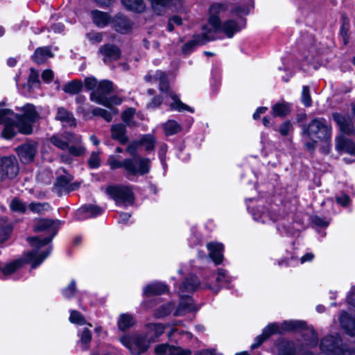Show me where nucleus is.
<instances>
[{"label": "nucleus", "instance_id": "obj_1", "mask_svg": "<svg viewBox=\"0 0 355 355\" xmlns=\"http://www.w3.org/2000/svg\"><path fill=\"white\" fill-rule=\"evenodd\" d=\"M58 227V221L49 219L38 220L35 224L34 230L35 232H44L46 236L42 239L37 236L27 239L32 250L24 255V260L31 263L32 268H35L41 264L50 254L52 248L49 244L57 234Z\"/></svg>", "mask_w": 355, "mask_h": 355}, {"label": "nucleus", "instance_id": "obj_2", "mask_svg": "<svg viewBox=\"0 0 355 355\" xmlns=\"http://www.w3.org/2000/svg\"><path fill=\"white\" fill-rule=\"evenodd\" d=\"M225 10L223 4L216 3L211 6L209 9L210 17L209 19L207 31H211L216 39V34L219 32L224 33L227 37L231 38L234 35L240 31L245 26V19L241 17L243 15H248L250 9L246 6H238L233 10V15L237 16L236 19H228L221 24L220 21L217 16Z\"/></svg>", "mask_w": 355, "mask_h": 355}, {"label": "nucleus", "instance_id": "obj_3", "mask_svg": "<svg viewBox=\"0 0 355 355\" xmlns=\"http://www.w3.org/2000/svg\"><path fill=\"white\" fill-rule=\"evenodd\" d=\"M305 323L300 320L284 321L280 324H270L264 328L261 335L255 338L254 343L251 345L252 349L259 347L262 343L274 334H282L286 331L302 329V336L305 346L308 347H315L318 343V334L313 328H304Z\"/></svg>", "mask_w": 355, "mask_h": 355}, {"label": "nucleus", "instance_id": "obj_4", "mask_svg": "<svg viewBox=\"0 0 355 355\" xmlns=\"http://www.w3.org/2000/svg\"><path fill=\"white\" fill-rule=\"evenodd\" d=\"M22 114L13 112V116H9L6 122V133H31L33 125L40 119V114L35 105L27 103L16 108Z\"/></svg>", "mask_w": 355, "mask_h": 355}, {"label": "nucleus", "instance_id": "obj_5", "mask_svg": "<svg viewBox=\"0 0 355 355\" xmlns=\"http://www.w3.org/2000/svg\"><path fill=\"white\" fill-rule=\"evenodd\" d=\"M199 286V280L194 275L189 276L182 283L178 291L180 302L174 313L175 316L184 315L193 309V300L189 295L196 291Z\"/></svg>", "mask_w": 355, "mask_h": 355}, {"label": "nucleus", "instance_id": "obj_6", "mask_svg": "<svg viewBox=\"0 0 355 355\" xmlns=\"http://www.w3.org/2000/svg\"><path fill=\"white\" fill-rule=\"evenodd\" d=\"M147 82L158 80L159 83V89L161 92H168V96L172 99L173 102L170 104V107L172 110L179 112L188 111L193 113L194 110L182 103L179 96L173 92L169 90L168 80L166 74L161 71H156L153 75H146L144 78Z\"/></svg>", "mask_w": 355, "mask_h": 355}, {"label": "nucleus", "instance_id": "obj_7", "mask_svg": "<svg viewBox=\"0 0 355 355\" xmlns=\"http://www.w3.org/2000/svg\"><path fill=\"white\" fill-rule=\"evenodd\" d=\"M113 90V85L110 81H101L97 88L90 95V99L103 105L110 107L112 105H119L121 103V98L116 96L109 98L108 96Z\"/></svg>", "mask_w": 355, "mask_h": 355}, {"label": "nucleus", "instance_id": "obj_8", "mask_svg": "<svg viewBox=\"0 0 355 355\" xmlns=\"http://www.w3.org/2000/svg\"><path fill=\"white\" fill-rule=\"evenodd\" d=\"M119 340L133 355H140L145 352L150 343L154 342L153 339H148L146 335L141 334L125 335Z\"/></svg>", "mask_w": 355, "mask_h": 355}, {"label": "nucleus", "instance_id": "obj_9", "mask_svg": "<svg viewBox=\"0 0 355 355\" xmlns=\"http://www.w3.org/2000/svg\"><path fill=\"white\" fill-rule=\"evenodd\" d=\"M107 193L118 205H131L134 200L132 189L128 186H110Z\"/></svg>", "mask_w": 355, "mask_h": 355}, {"label": "nucleus", "instance_id": "obj_10", "mask_svg": "<svg viewBox=\"0 0 355 355\" xmlns=\"http://www.w3.org/2000/svg\"><path fill=\"white\" fill-rule=\"evenodd\" d=\"M231 281L232 279L227 271L220 268L211 279H207L206 282L202 284L201 288L218 293L223 286H227Z\"/></svg>", "mask_w": 355, "mask_h": 355}, {"label": "nucleus", "instance_id": "obj_11", "mask_svg": "<svg viewBox=\"0 0 355 355\" xmlns=\"http://www.w3.org/2000/svg\"><path fill=\"white\" fill-rule=\"evenodd\" d=\"M215 40V37L211 31H207V26L202 28V33L200 35H197L193 40L184 44L182 48L184 54H189L196 46L203 45L209 41Z\"/></svg>", "mask_w": 355, "mask_h": 355}, {"label": "nucleus", "instance_id": "obj_12", "mask_svg": "<svg viewBox=\"0 0 355 355\" xmlns=\"http://www.w3.org/2000/svg\"><path fill=\"white\" fill-rule=\"evenodd\" d=\"M132 162V168L135 171H126L127 175H144L148 173L150 168V161L148 158H144L140 156H135L132 158L128 159Z\"/></svg>", "mask_w": 355, "mask_h": 355}, {"label": "nucleus", "instance_id": "obj_13", "mask_svg": "<svg viewBox=\"0 0 355 355\" xmlns=\"http://www.w3.org/2000/svg\"><path fill=\"white\" fill-rule=\"evenodd\" d=\"M123 123H116L112 125V133H125L126 126H135V110L134 108H128L122 114Z\"/></svg>", "mask_w": 355, "mask_h": 355}, {"label": "nucleus", "instance_id": "obj_14", "mask_svg": "<svg viewBox=\"0 0 355 355\" xmlns=\"http://www.w3.org/2000/svg\"><path fill=\"white\" fill-rule=\"evenodd\" d=\"M98 53L101 55L104 63L106 64L117 60L121 55L120 49L111 44L102 45L98 49Z\"/></svg>", "mask_w": 355, "mask_h": 355}, {"label": "nucleus", "instance_id": "obj_15", "mask_svg": "<svg viewBox=\"0 0 355 355\" xmlns=\"http://www.w3.org/2000/svg\"><path fill=\"white\" fill-rule=\"evenodd\" d=\"M20 160L25 164L33 161L37 152V144L35 142L26 143L17 149Z\"/></svg>", "mask_w": 355, "mask_h": 355}, {"label": "nucleus", "instance_id": "obj_16", "mask_svg": "<svg viewBox=\"0 0 355 355\" xmlns=\"http://www.w3.org/2000/svg\"><path fill=\"white\" fill-rule=\"evenodd\" d=\"M1 171L10 179L14 178L18 173L19 168L15 157H3L1 160Z\"/></svg>", "mask_w": 355, "mask_h": 355}, {"label": "nucleus", "instance_id": "obj_17", "mask_svg": "<svg viewBox=\"0 0 355 355\" xmlns=\"http://www.w3.org/2000/svg\"><path fill=\"white\" fill-rule=\"evenodd\" d=\"M155 140L152 135H146L139 142H134L127 148V151L134 154L137 149L143 147L146 150H151L154 148Z\"/></svg>", "mask_w": 355, "mask_h": 355}, {"label": "nucleus", "instance_id": "obj_18", "mask_svg": "<svg viewBox=\"0 0 355 355\" xmlns=\"http://www.w3.org/2000/svg\"><path fill=\"white\" fill-rule=\"evenodd\" d=\"M331 131L329 123L322 118L313 119L307 128V133H328Z\"/></svg>", "mask_w": 355, "mask_h": 355}, {"label": "nucleus", "instance_id": "obj_19", "mask_svg": "<svg viewBox=\"0 0 355 355\" xmlns=\"http://www.w3.org/2000/svg\"><path fill=\"white\" fill-rule=\"evenodd\" d=\"M72 176L70 174L65 173L60 175L57 178L55 184V189L58 193L69 192L74 190L78 186L71 184Z\"/></svg>", "mask_w": 355, "mask_h": 355}, {"label": "nucleus", "instance_id": "obj_20", "mask_svg": "<svg viewBox=\"0 0 355 355\" xmlns=\"http://www.w3.org/2000/svg\"><path fill=\"white\" fill-rule=\"evenodd\" d=\"M156 355H190L189 350L183 349L180 347L169 346L166 344L157 345L155 349Z\"/></svg>", "mask_w": 355, "mask_h": 355}, {"label": "nucleus", "instance_id": "obj_21", "mask_svg": "<svg viewBox=\"0 0 355 355\" xmlns=\"http://www.w3.org/2000/svg\"><path fill=\"white\" fill-rule=\"evenodd\" d=\"M103 209L96 205H85L76 211V218L78 220H85L89 218L95 217L101 214Z\"/></svg>", "mask_w": 355, "mask_h": 355}, {"label": "nucleus", "instance_id": "obj_22", "mask_svg": "<svg viewBox=\"0 0 355 355\" xmlns=\"http://www.w3.org/2000/svg\"><path fill=\"white\" fill-rule=\"evenodd\" d=\"M207 248L209 252V257L216 264H220L223 261V244L219 243L211 242L207 244Z\"/></svg>", "mask_w": 355, "mask_h": 355}, {"label": "nucleus", "instance_id": "obj_23", "mask_svg": "<svg viewBox=\"0 0 355 355\" xmlns=\"http://www.w3.org/2000/svg\"><path fill=\"white\" fill-rule=\"evenodd\" d=\"M336 148L338 150L355 156V144L342 135L337 137Z\"/></svg>", "mask_w": 355, "mask_h": 355}, {"label": "nucleus", "instance_id": "obj_24", "mask_svg": "<svg viewBox=\"0 0 355 355\" xmlns=\"http://www.w3.org/2000/svg\"><path fill=\"white\" fill-rule=\"evenodd\" d=\"M53 53L49 47L43 46L35 49L32 55L33 60L37 64H42L48 59L53 58Z\"/></svg>", "mask_w": 355, "mask_h": 355}, {"label": "nucleus", "instance_id": "obj_25", "mask_svg": "<svg viewBox=\"0 0 355 355\" xmlns=\"http://www.w3.org/2000/svg\"><path fill=\"white\" fill-rule=\"evenodd\" d=\"M168 291L167 286L160 282H155L147 285L144 288V295L150 297L156 295H161Z\"/></svg>", "mask_w": 355, "mask_h": 355}, {"label": "nucleus", "instance_id": "obj_26", "mask_svg": "<svg viewBox=\"0 0 355 355\" xmlns=\"http://www.w3.org/2000/svg\"><path fill=\"white\" fill-rule=\"evenodd\" d=\"M56 119L60 121L62 123L63 125H76V120L73 114L64 107L58 108Z\"/></svg>", "mask_w": 355, "mask_h": 355}, {"label": "nucleus", "instance_id": "obj_27", "mask_svg": "<svg viewBox=\"0 0 355 355\" xmlns=\"http://www.w3.org/2000/svg\"><path fill=\"white\" fill-rule=\"evenodd\" d=\"M114 26L116 31L125 33L131 29L132 23L126 17L119 15L114 19Z\"/></svg>", "mask_w": 355, "mask_h": 355}, {"label": "nucleus", "instance_id": "obj_28", "mask_svg": "<svg viewBox=\"0 0 355 355\" xmlns=\"http://www.w3.org/2000/svg\"><path fill=\"white\" fill-rule=\"evenodd\" d=\"M291 112L290 104L286 102H279L271 107V114L273 116L284 117Z\"/></svg>", "mask_w": 355, "mask_h": 355}, {"label": "nucleus", "instance_id": "obj_29", "mask_svg": "<svg viewBox=\"0 0 355 355\" xmlns=\"http://www.w3.org/2000/svg\"><path fill=\"white\" fill-rule=\"evenodd\" d=\"M23 264L22 259H17L1 268V278H6L15 273Z\"/></svg>", "mask_w": 355, "mask_h": 355}, {"label": "nucleus", "instance_id": "obj_30", "mask_svg": "<svg viewBox=\"0 0 355 355\" xmlns=\"http://www.w3.org/2000/svg\"><path fill=\"white\" fill-rule=\"evenodd\" d=\"M148 339L155 340L156 338L162 335L165 329V326L161 323H149L146 324Z\"/></svg>", "mask_w": 355, "mask_h": 355}, {"label": "nucleus", "instance_id": "obj_31", "mask_svg": "<svg viewBox=\"0 0 355 355\" xmlns=\"http://www.w3.org/2000/svg\"><path fill=\"white\" fill-rule=\"evenodd\" d=\"M108 164L112 169L123 168L125 172L135 171L134 168H132V162L128 161V159L120 161L115 157L112 156L108 159Z\"/></svg>", "mask_w": 355, "mask_h": 355}, {"label": "nucleus", "instance_id": "obj_32", "mask_svg": "<svg viewBox=\"0 0 355 355\" xmlns=\"http://www.w3.org/2000/svg\"><path fill=\"white\" fill-rule=\"evenodd\" d=\"M124 7L131 11L141 12L146 8V5L143 0H121Z\"/></svg>", "mask_w": 355, "mask_h": 355}, {"label": "nucleus", "instance_id": "obj_33", "mask_svg": "<svg viewBox=\"0 0 355 355\" xmlns=\"http://www.w3.org/2000/svg\"><path fill=\"white\" fill-rule=\"evenodd\" d=\"M135 322V318L132 315L122 313L118 320V327L120 330L125 331L133 326Z\"/></svg>", "mask_w": 355, "mask_h": 355}, {"label": "nucleus", "instance_id": "obj_34", "mask_svg": "<svg viewBox=\"0 0 355 355\" xmlns=\"http://www.w3.org/2000/svg\"><path fill=\"white\" fill-rule=\"evenodd\" d=\"M94 22L99 27L106 26L110 21V16L105 13L98 10L92 12Z\"/></svg>", "mask_w": 355, "mask_h": 355}, {"label": "nucleus", "instance_id": "obj_35", "mask_svg": "<svg viewBox=\"0 0 355 355\" xmlns=\"http://www.w3.org/2000/svg\"><path fill=\"white\" fill-rule=\"evenodd\" d=\"M78 335L80 337L78 343L80 345L82 350L85 351L88 349L92 340L91 331L87 328H84L79 332Z\"/></svg>", "mask_w": 355, "mask_h": 355}, {"label": "nucleus", "instance_id": "obj_36", "mask_svg": "<svg viewBox=\"0 0 355 355\" xmlns=\"http://www.w3.org/2000/svg\"><path fill=\"white\" fill-rule=\"evenodd\" d=\"M9 116H13V110L4 107V103L0 102V128L3 127V132H6V121Z\"/></svg>", "mask_w": 355, "mask_h": 355}, {"label": "nucleus", "instance_id": "obj_37", "mask_svg": "<svg viewBox=\"0 0 355 355\" xmlns=\"http://www.w3.org/2000/svg\"><path fill=\"white\" fill-rule=\"evenodd\" d=\"M69 153L73 156H80L85 152L84 146L79 141L71 140L67 148Z\"/></svg>", "mask_w": 355, "mask_h": 355}, {"label": "nucleus", "instance_id": "obj_38", "mask_svg": "<svg viewBox=\"0 0 355 355\" xmlns=\"http://www.w3.org/2000/svg\"><path fill=\"white\" fill-rule=\"evenodd\" d=\"M165 133H178L182 131L181 125L175 120H168L162 125Z\"/></svg>", "mask_w": 355, "mask_h": 355}, {"label": "nucleus", "instance_id": "obj_39", "mask_svg": "<svg viewBox=\"0 0 355 355\" xmlns=\"http://www.w3.org/2000/svg\"><path fill=\"white\" fill-rule=\"evenodd\" d=\"M333 118L342 132L346 133L350 131V124L347 118L338 113L334 114Z\"/></svg>", "mask_w": 355, "mask_h": 355}, {"label": "nucleus", "instance_id": "obj_40", "mask_svg": "<svg viewBox=\"0 0 355 355\" xmlns=\"http://www.w3.org/2000/svg\"><path fill=\"white\" fill-rule=\"evenodd\" d=\"M83 87L81 81L75 80L71 81L63 86V90L64 92L70 94H76L80 92Z\"/></svg>", "mask_w": 355, "mask_h": 355}, {"label": "nucleus", "instance_id": "obj_41", "mask_svg": "<svg viewBox=\"0 0 355 355\" xmlns=\"http://www.w3.org/2000/svg\"><path fill=\"white\" fill-rule=\"evenodd\" d=\"M71 140V139L66 138L63 135H54L51 138V142L62 150H67Z\"/></svg>", "mask_w": 355, "mask_h": 355}, {"label": "nucleus", "instance_id": "obj_42", "mask_svg": "<svg viewBox=\"0 0 355 355\" xmlns=\"http://www.w3.org/2000/svg\"><path fill=\"white\" fill-rule=\"evenodd\" d=\"M173 309V304L168 303L166 305H162L159 307L155 313V316L157 318H162L168 315Z\"/></svg>", "mask_w": 355, "mask_h": 355}, {"label": "nucleus", "instance_id": "obj_43", "mask_svg": "<svg viewBox=\"0 0 355 355\" xmlns=\"http://www.w3.org/2000/svg\"><path fill=\"white\" fill-rule=\"evenodd\" d=\"M10 207L12 211L17 213H24L26 210V205L18 198L11 200Z\"/></svg>", "mask_w": 355, "mask_h": 355}, {"label": "nucleus", "instance_id": "obj_44", "mask_svg": "<svg viewBox=\"0 0 355 355\" xmlns=\"http://www.w3.org/2000/svg\"><path fill=\"white\" fill-rule=\"evenodd\" d=\"M69 320L71 323L78 325H83L86 324V320L83 315L75 310L71 311Z\"/></svg>", "mask_w": 355, "mask_h": 355}, {"label": "nucleus", "instance_id": "obj_45", "mask_svg": "<svg viewBox=\"0 0 355 355\" xmlns=\"http://www.w3.org/2000/svg\"><path fill=\"white\" fill-rule=\"evenodd\" d=\"M92 114L101 116L107 121H110L112 119V114L110 112L99 107L93 109Z\"/></svg>", "mask_w": 355, "mask_h": 355}, {"label": "nucleus", "instance_id": "obj_46", "mask_svg": "<svg viewBox=\"0 0 355 355\" xmlns=\"http://www.w3.org/2000/svg\"><path fill=\"white\" fill-rule=\"evenodd\" d=\"M49 208L47 203L33 202L29 205V209L35 213H42Z\"/></svg>", "mask_w": 355, "mask_h": 355}, {"label": "nucleus", "instance_id": "obj_47", "mask_svg": "<svg viewBox=\"0 0 355 355\" xmlns=\"http://www.w3.org/2000/svg\"><path fill=\"white\" fill-rule=\"evenodd\" d=\"M252 216L254 220L264 223L272 220V218L268 212H262L259 210H258L257 212H253Z\"/></svg>", "mask_w": 355, "mask_h": 355}, {"label": "nucleus", "instance_id": "obj_48", "mask_svg": "<svg viewBox=\"0 0 355 355\" xmlns=\"http://www.w3.org/2000/svg\"><path fill=\"white\" fill-rule=\"evenodd\" d=\"M302 101L306 107H309L311 105V98L310 96L309 89L307 86H304L302 88Z\"/></svg>", "mask_w": 355, "mask_h": 355}, {"label": "nucleus", "instance_id": "obj_49", "mask_svg": "<svg viewBox=\"0 0 355 355\" xmlns=\"http://www.w3.org/2000/svg\"><path fill=\"white\" fill-rule=\"evenodd\" d=\"M39 74L34 69H31V74L28 78V85L31 88H33L36 85L39 84Z\"/></svg>", "mask_w": 355, "mask_h": 355}, {"label": "nucleus", "instance_id": "obj_50", "mask_svg": "<svg viewBox=\"0 0 355 355\" xmlns=\"http://www.w3.org/2000/svg\"><path fill=\"white\" fill-rule=\"evenodd\" d=\"M76 291V282L72 280L69 286L66 287L63 291L62 293L67 298H71Z\"/></svg>", "mask_w": 355, "mask_h": 355}, {"label": "nucleus", "instance_id": "obj_51", "mask_svg": "<svg viewBox=\"0 0 355 355\" xmlns=\"http://www.w3.org/2000/svg\"><path fill=\"white\" fill-rule=\"evenodd\" d=\"M12 228L10 225L0 228V243L6 241L10 236Z\"/></svg>", "mask_w": 355, "mask_h": 355}, {"label": "nucleus", "instance_id": "obj_52", "mask_svg": "<svg viewBox=\"0 0 355 355\" xmlns=\"http://www.w3.org/2000/svg\"><path fill=\"white\" fill-rule=\"evenodd\" d=\"M175 334H178L181 336H185L188 339H191L192 338L191 333L188 332V331H179L176 328H173L168 334V336L169 339L175 340L174 337H175Z\"/></svg>", "mask_w": 355, "mask_h": 355}, {"label": "nucleus", "instance_id": "obj_53", "mask_svg": "<svg viewBox=\"0 0 355 355\" xmlns=\"http://www.w3.org/2000/svg\"><path fill=\"white\" fill-rule=\"evenodd\" d=\"M86 36L92 44H98L103 40V35L101 33L92 32L87 33Z\"/></svg>", "mask_w": 355, "mask_h": 355}, {"label": "nucleus", "instance_id": "obj_54", "mask_svg": "<svg viewBox=\"0 0 355 355\" xmlns=\"http://www.w3.org/2000/svg\"><path fill=\"white\" fill-rule=\"evenodd\" d=\"M101 164V160L99 156L96 153H92L89 159V165L91 168H98Z\"/></svg>", "mask_w": 355, "mask_h": 355}, {"label": "nucleus", "instance_id": "obj_55", "mask_svg": "<svg viewBox=\"0 0 355 355\" xmlns=\"http://www.w3.org/2000/svg\"><path fill=\"white\" fill-rule=\"evenodd\" d=\"M293 130V124L289 121H284L279 128L280 133H288Z\"/></svg>", "mask_w": 355, "mask_h": 355}, {"label": "nucleus", "instance_id": "obj_56", "mask_svg": "<svg viewBox=\"0 0 355 355\" xmlns=\"http://www.w3.org/2000/svg\"><path fill=\"white\" fill-rule=\"evenodd\" d=\"M313 223L320 227H327L329 224V222L324 218H322L318 216H313L312 218Z\"/></svg>", "mask_w": 355, "mask_h": 355}, {"label": "nucleus", "instance_id": "obj_57", "mask_svg": "<svg viewBox=\"0 0 355 355\" xmlns=\"http://www.w3.org/2000/svg\"><path fill=\"white\" fill-rule=\"evenodd\" d=\"M97 85V80L94 77H89L85 80V86L87 89H93Z\"/></svg>", "mask_w": 355, "mask_h": 355}, {"label": "nucleus", "instance_id": "obj_58", "mask_svg": "<svg viewBox=\"0 0 355 355\" xmlns=\"http://www.w3.org/2000/svg\"><path fill=\"white\" fill-rule=\"evenodd\" d=\"M169 5L168 8H173L175 10H179L182 8V0H169Z\"/></svg>", "mask_w": 355, "mask_h": 355}, {"label": "nucleus", "instance_id": "obj_59", "mask_svg": "<svg viewBox=\"0 0 355 355\" xmlns=\"http://www.w3.org/2000/svg\"><path fill=\"white\" fill-rule=\"evenodd\" d=\"M42 78L46 83L51 82L53 78V72L51 69H46L42 73Z\"/></svg>", "mask_w": 355, "mask_h": 355}, {"label": "nucleus", "instance_id": "obj_60", "mask_svg": "<svg viewBox=\"0 0 355 355\" xmlns=\"http://www.w3.org/2000/svg\"><path fill=\"white\" fill-rule=\"evenodd\" d=\"M162 102V99L160 96L154 97L152 101L148 104V107L155 109L159 107Z\"/></svg>", "mask_w": 355, "mask_h": 355}, {"label": "nucleus", "instance_id": "obj_61", "mask_svg": "<svg viewBox=\"0 0 355 355\" xmlns=\"http://www.w3.org/2000/svg\"><path fill=\"white\" fill-rule=\"evenodd\" d=\"M347 300L349 304L355 307V286L352 288Z\"/></svg>", "mask_w": 355, "mask_h": 355}, {"label": "nucleus", "instance_id": "obj_62", "mask_svg": "<svg viewBox=\"0 0 355 355\" xmlns=\"http://www.w3.org/2000/svg\"><path fill=\"white\" fill-rule=\"evenodd\" d=\"M268 110L267 107H259L257 109L255 112L253 114V119L257 120L260 118L261 114H264Z\"/></svg>", "mask_w": 355, "mask_h": 355}, {"label": "nucleus", "instance_id": "obj_63", "mask_svg": "<svg viewBox=\"0 0 355 355\" xmlns=\"http://www.w3.org/2000/svg\"><path fill=\"white\" fill-rule=\"evenodd\" d=\"M336 202L340 205L347 206L349 202V198L347 195H343L336 198Z\"/></svg>", "mask_w": 355, "mask_h": 355}, {"label": "nucleus", "instance_id": "obj_64", "mask_svg": "<svg viewBox=\"0 0 355 355\" xmlns=\"http://www.w3.org/2000/svg\"><path fill=\"white\" fill-rule=\"evenodd\" d=\"M310 135H306V137L304 139V144L308 150H311L315 148L316 141L313 140L311 142L309 141Z\"/></svg>", "mask_w": 355, "mask_h": 355}]
</instances>
